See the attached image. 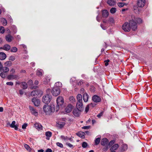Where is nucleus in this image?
<instances>
[{"label":"nucleus","mask_w":152,"mask_h":152,"mask_svg":"<svg viewBox=\"0 0 152 152\" xmlns=\"http://www.w3.org/2000/svg\"><path fill=\"white\" fill-rule=\"evenodd\" d=\"M100 26L101 27V28H102V29H103V30H105L107 28L106 27L104 26H103V25L102 23H101L100 24Z\"/></svg>","instance_id":"bf43d9fd"},{"label":"nucleus","mask_w":152,"mask_h":152,"mask_svg":"<svg viewBox=\"0 0 152 152\" xmlns=\"http://www.w3.org/2000/svg\"><path fill=\"white\" fill-rule=\"evenodd\" d=\"M116 11V9L115 8L112 7L110 10V12L112 14H114L115 13Z\"/></svg>","instance_id":"c9c22d12"},{"label":"nucleus","mask_w":152,"mask_h":152,"mask_svg":"<svg viewBox=\"0 0 152 152\" xmlns=\"http://www.w3.org/2000/svg\"><path fill=\"white\" fill-rule=\"evenodd\" d=\"M109 22L111 23H113L114 22V20L112 18H109Z\"/></svg>","instance_id":"c03bdc74"},{"label":"nucleus","mask_w":152,"mask_h":152,"mask_svg":"<svg viewBox=\"0 0 152 152\" xmlns=\"http://www.w3.org/2000/svg\"><path fill=\"white\" fill-rule=\"evenodd\" d=\"M4 28L2 26H0V32L3 34L4 32Z\"/></svg>","instance_id":"a19ab883"},{"label":"nucleus","mask_w":152,"mask_h":152,"mask_svg":"<svg viewBox=\"0 0 152 152\" xmlns=\"http://www.w3.org/2000/svg\"><path fill=\"white\" fill-rule=\"evenodd\" d=\"M107 3L110 6H113L115 4V2L112 0H108Z\"/></svg>","instance_id":"5701e85b"},{"label":"nucleus","mask_w":152,"mask_h":152,"mask_svg":"<svg viewBox=\"0 0 152 152\" xmlns=\"http://www.w3.org/2000/svg\"><path fill=\"white\" fill-rule=\"evenodd\" d=\"M43 110L47 115H49L55 111V106L53 104L45 105L43 107Z\"/></svg>","instance_id":"f03ea898"},{"label":"nucleus","mask_w":152,"mask_h":152,"mask_svg":"<svg viewBox=\"0 0 152 152\" xmlns=\"http://www.w3.org/2000/svg\"><path fill=\"white\" fill-rule=\"evenodd\" d=\"M6 55L3 52L0 53V60H4L6 58Z\"/></svg>","instance_id":"6ab92c4d"},{"label":"nucleus","mask_w":152,"mask_h":152,"mask_svg":"<svg viewBox=\"0 0 152 152\" xmlns=\"http://www.w3.org/2000/svg\"><path fill=\"white\" fill-rule=\"evenodd\" d=\"M12 65V63L10 61H7L4 63V65L5 66H10Z\"/></svg>","instance_id":"c756f323"},{"label":"nucleus","mask_w":152,"mask_h":152,"mask_svg":"<svg viewBox=\"0 0 152 152\" xmlns=\"http://www.w3.org/2000/svg\"><path fill=\"white\" fill-rule=\"evenodd\" d=\"M96 20L99 22L100 21V17L98 15L96 17Z\"/></svg>","instance_id":"69168bd1"},{"label":"nucleus","mask_w":152,"mask_h":152,"mask_svg":"<svg viewBox=\"0 0 152 152\" xmlns=\"http://www.w3.org/2000/svg\"><path fill=\"white\" fill-rule=\"evenodd\" d=\"M52 133L50 132H47L45 133V135L47 137L46 138V139L49 140L50 137L52 136Z\"/></svg>","instance_id":"393cba45"},{"label":"nucleus","mask_w":152,"mask_h":152,"mask_svg":"<svg viewBox=\"0 0 152 152\" xmlns=\"http://www.w3.org/2000/svg\"><path fill=\"white\" fill-rule=\"evenodd\" d=\"M15 60V57L13 56H11L10 57V60L13 61Z\"/></svg>","instance_id":"6e6d98bb"},{"label":"nucleus","mask_w":152,"mask_h":152,"mask_svg":"<svg viewBox=\"0 0 152 152\" xmlns=\"http://www.w3.org/2000/svg\"><path fill=\"white\" fill-rule=\"evenodd\" d=\"M103 114V112H101L97 115V117H98V118H100L101 116Z\"/></svg>","instance_id":"4d7b16f0"},{"label":"nucleus","mask_w":152,"mask_h":152,"mask_svg":"<svg viewBox=\"0 0 152 152\" xmlns=\"http://www.w3.org/2000/svg\"><path fill=\"white\" fill-rule=\"evenodd\" d=\"M18 76L16 75H9L7 76V78L9 80H12L15 79H17Z\"/></svg>","instance_id":"412c9836"},{"label":"nucleus","mask_w":152,"mask_h":152,"mask_svg":"<svg viewBox=\"0 0 152 152\" xmlns=\"http://www.w3.org/2000/svg\"><path fill=\"white\" fill-rule=\"evenodd\" d=\"M17 51V48L15 47H13L11 49V51L12 52H16Z\"/></svg>","instance_id":"58836bf2"},{"label":"nucleus","mask_w":152,"mask_h":152,"mask_svg":"<svg viewBox=\"0 0 152 152\" xmlns=\"http://www.w3.org/2000/svg\"><path fill=\"white\" fill-rule=\"evenodd\" d=\"M19 93L20 95H23L24 93L23 91L21 90H19Z\"/></svg>","instance_id":"680f3d73"},{"label":"nucleus","mask_w":152,"mask_h":152,"mask_svg":"<svg viewBox=\"0 0 152 152\" xmlns=\"http://www.w3.org/2000/svg\"><path fill=\"white\" fill-rule=\"evenodd\" d=\"M62 83L60 82H57L55 83V87H58L59 88L62 86Z\"/></svg>","instance_id":"e433bc0d"},{"label":"nucleus","mask_w":152,"mask_h":152,"mask_svg":"<svg viewBox=\"0 0 152 152\" xmlns=\"http://www.w3.org/2000/svg\"><path fill=\"white\" fill-rule=\"evenodd\" d=\"M38 83H39L38 81L37 80H35V81L34 83V84L37 85L38 84Z\"/></svg>","instance_id":"338daca9"},{"label":"nucleus","mask_w":152,"mask_h":152,"mask_svg":"<svg viewBox=\"0 0 152 152\" xmlns=\"http://www.w3.org/2000/svg\"><path fill=\"white\" fill-rule=\"evenodd\" d=\"M88 96L86 93H84L83 95V99L85 102H87L88 101Z\"/></svg>","instance_id":"f3484780"},{"label":"nucleus","mask_w":152,"mask_h":152,"mask_svg":"<svg viewBox=\"0 0 152 152\" xmlns=\"http://www.w3.org/2000/svg\"><path fill=\"white\" fill-rule=\"evenodd\" d=\"M76 107L80 111H83V102L77 103Z\"/></svg>","instance_id":"f8f14e48"},{"label":"nucleus","mask_w":152,"mask_h":152,"mask_svg":"<svg viewBox=\"0 0 152 152\" xmlns=\"http://www.w3.org/2000/svg\"><path fill=\"white\" fill-rule=\"evenodd\" d=\"M145 0H138L137 2V4L138 7H142L145 4Z\"/></svg>","instance_id":"0eeeda50"},{"label":"nucleus","mask_w":152,"mask_h":152,"mask_svg":"<svg viewBox=\"0 0 152 152\" xmlns=\"http://www.w3.org/2000/svg\"><path fill=\"white\" fill-rule=\"evenodd\" d=\"M77 103H81L82 102V99H77Z\"/></svg>","instance_id":"e2e57ef3"},{"label":"nucleus","mask_w":152,"mask_h":152,"mask_svg":"<svg viewBox=\"0 0 152 152\" xmlns=\"http://www.w3.org/2000/svg\"><path fill=\"white\" fill-rule=\"evenodd\" d=\"M84 134V133L82 132H79L77 133V135L78 136L83 138L85 137Z\"/></svg>","instance_id":"a878e982"},{"label":"nucleus","mask_w":152,"mask_h":152,"mask_svg":"<svg viewBox=\"0 0 152 152\" xmlns=\"http://www.w3.org/2000/svg\"><path fill=\"white\" fill-rule=\"evenodd\" d=\"M90 106V108H93L95 107L96 104L95 103H91L88 104Z\"/></svg>","instance_id":"37998d69"},{"label":"nucleus","mask_w":152,"mask_h":152,"mask_svg":"<svg viewBox=\"0 0 152 152\" xmlns=\"http://www.w3.org/2000/svg\"><path fill=\"white\" fill-rule=\"evenodd\" d=\"M61 137L62 139L64 140H66L68 139V138L67 137H65L63 135H61Z\"/></svg>","instance_id":"09e8293b"},{"label":"nucleus","mask_w":152,"mask_h":152,"mask_svg":"<svg viewBox=\"0 0 152 152\" xmlns=\"http://www.w3.org/2000/svg\"><path fill=\"white\" fill-rule=\"evenodd\" d=\"M114 143V142L113 141H111L109 143V145H112Z\"/></svg>","instance_id":"774afa93"},{"label":"nucleus","mask_w":152,"mask_h":152,"mask_svg":"<svg viewBox=\"0 0 152 152\" xmlns=\"http://www.w3.org/2000/svg\"><path fill=\"white\" fill-rule=\"evenodd\" d=\"M41 91L40 90H36L32 91L31 93V95L32 96L36 97L38 95L40 94Z\"/></svg>","instance_id":"ddd939ff"},{"label":"nucleus","mask_w":152,"mask_h":152,"mask_svg":"<svg viewBox=\"0 0 152 152\" xmlns=\"http://www.w3.org/2000/svg\"><path fill=\"white\" fill-rule=\"evenodd\" d=\"M56 102L57 105L56 107V110L57 111L59 109V106L62 105L64 104V100L62 96H58Z\"/></svg>","instance_id":"7ed1b4c3"},{"label":"nucleus","mask_w":152,"mask_h":152,"mask_svg":"<svg viewBox=\"0 0 152 152\" xmlns=\"http://www.w3.org/2000/svg\"><path fill=\"white\" fill-rule=\"evenodd\" d=\"M21 84L23 86L22 88L23 89H26L27 88V83L25 82H22L21 83Z\"/></svg>","instance_id":"7c9ffc66"},{"label":"nucleus","mask_w":152,"mask_h":152,"mask_svg":"<svg viewBox=\"0 0 152 152\" xmlns=\"http://www.w3.org/2000/svg\"><path fill=\"white\" fill-rule=\"evenodd\" d=\"M51 92L53 96H56L60 94V88L58 87H55L53 89Z\"/></svg>","instance_id":"39448f33"},{"label":"nucleus","mask_w":152,"mask_h":152,"mask_svg":"<svg viewBox=\"0 0 152 152\" xmlns=\"http://www.w3.org/2000/svg\"><path fill=\"white\" fill-rule=\"evenodd\" d=\"M90 106L89 104H88L86 107L85 111L86 113H87L89 110Z\"/></svg>","instance_id":"49530a36"},{"label":"nucleus","mask_w":152,"mask_h":152,"mask_svg":"<svg viewBox=\"0 0 152 152\" xmlns=\"http://www.w3.org/2000/svg\"><path fill=\"white\" fill-rule=\"evenodd\" d=\"M73 107L72 105L69 104L65 108V111L67 113H69L72 111Z\"/></svg>","instance_id":"9b49d317"},{"label":"nucleus","mask_w":152,"mask_h":152,"mask_svg":"<svg viewBox=\"0 0 152 152\" xmlns=\"http://www.w3.org/2000/svg\"><path fill=\"white\" fill-rule=\"evenodd\" d=\"M56 145L57 146H58V147H59L60 148H62L63 147V145L62 143H59V142H57L56 143Z\"/></svg>","instance_id":"a18cd8bd"},{"label":"nucleus","mask_w":152,"mask_h":152,"mask_svg":"<svg viewBox=\"0 0 152 152\" xmlns=\"http://www.w3.org/2000/svg\"><path fill=\"white\" fill-rule=\"evenodd\" d=\"M1 22L4 26H6L7 25V22L5 18H1Z\"/></svg>","instance_id":"c85d7f7f"},{"label":"nucleus","mask_w":152,"mask_h":152,"mask_svg":"<svg viewBox=\"0 0 152 152\" xmlns=\"http://www.w3.org/2000/svg\"><path fill=\"white\" fill-rule=\"evenodd\" d=\"M90 126H83L82 128L84 129H88L90 128Z\"/></svg>","instance_id":"603ef678"},{"label":"nucleus","mask_w":152,"mask_h":152,"mask_svg":"<svg viewBox=\"0 0 152 152\" xmlns=\"http://www.w3.org/2000/svg\"><path fill=\"white\" fill-rule=\"evenodd\" d=\"M10 48V46L8 45H4L3 49L6 51L9 50Z\"/></svg>","instance_id":"cd10ccee"},{"label":"nucleus","mask_w":152,"mask_h":152,"mask_svg":"<svg viewBox=\"0 0 152 152\" xmlns=\"http://www.w3.org/2000/svg\"><path fill=\"white\" fill-rule=\"evenodd\" d=\"M1 70L3 71V72L7 73L9 71V68L7 67H3L2 66V67L1 68Z\"/></svg>","instance_id":"bb28decb"},{"label":"nucleus","mask_w":152,"mask_h":152,"mask_svg":"<svg viewBox=\"0 0 152 152\" xmlns=\"http://www.w3.org/2000/svg\"><path fill=\"white\" fill-rule=\"evenodd\" d=\"M100 141V138H96L95 140V145H97L99 144Z\"/></svg>","instance_id":"473e14b6"},{"label":"nucleus","mask_w":152,"mask_h":152,"mask_svg":"<svg viewBox=\"0 0 152 152\" xmlns=\"http://www.w3.org/2000/svg\"><path fill=\"white\" fill-rule=\"evenodd\" d=\"M50 91H51V90L49 89H48L46 90V92H47V94H48L50 93Z\"/></svg>","instance_id":"0e129e2a"},{"label":"nucleus","mask_w":152,"mask_h":152,"mask_svg":"<svg viewBox=\"0 0 152 152\" xmlns=\"http://www.w3.org/2000/svg\"><path fill=\"white\" fill-rule=\"evenodd\" d=\"M34 126L35 128L38 130H41L42 129V126L39 123H36Z\"/></svg>","instance_id":"dca6fc26"},{"label":"nucleus","mask_w":152,"mask_h":152,"mask_svg":"<svg viewBox=\"0 0 152 152\" xmlns=\"http://www.w3.org/2000/svg\"><path fill=\"white\" fill-rule=\"evenodd\" d=\"M6 84L8 85H10L12 86L13 85V83L12 82H7L6 83Z\"/></svg>","instance_id":"5fc2aeb1"},{"label":"nucleus","mask_w":152,"mask_h":152,"mask_svg":"<svg viewBox=\"0 0 152 152\" xmlns=\"http://www.w3.org/2000/svg\"><path fill=\"white\" fill-rule=\"evenodd\" d=\"M81 111H80V110H79L77 108L73 110V113L75 116L76 117H78L79 116L80 114V112Z\"/></svg>","instance_id":"4468645a"},{"label":"nucleus","mask_w":152,"mask_h":152,"mask_svg":"<svg viewBox=\"0 0 152 152\" xmlns=\"http://www.w3.org/2000/svg\"><path fill=\"white\" fill-rule=\"evenodd\" d=\"M132 20L130 21V23L131 24L132 30L134 31L137 28L136 23H140L142 22V20L141 18H135L134 16H132Z\"/></svg>","instance_id":"f257e3e1"},{"label":"nucleus","mask_w":152,"mask_h":152,"mask_svg":"<svg viewBox=\"0 0 152 152\" xmlns=\"http://www.w3.org/2000/svg\"><path fill=\"white\" fill-rule=\"evenodd\" d=\"M66 145H67L70 148L72 147L73 146V145H72L71 144L69 143H66Z\"/></svg>","instance_id":"13d9d810"},{"label":"nucleus","mask_w":152,"mask_h":152,"mask_svg":"<svg viewBox=\"0 0 152 152\" xmlns=\"http://www.w3.org/2000/svg\"><path fill=\"white\" fill-rule=\"evenodd\" d=\"M32 102L34 103V105L36 106H39L40 104V100L37 99L35 98H33L32 99Z\"/></svg>","instance_id":"1a4fd4ad"},{"label":"nucleus","mask_w":152,"mask_h":152,"mask_svg":"<svg viewBox=\"0 0 152 152\" xmlns=\"http://www.w3.org/2000/svg\"><path fill=\"white\" fill-rule=\"evenodd\" d=\"M82 99V95L80 94H78L77 96V99Z\"/></svg>","instance_id":"8fccbe9b"},{"label":"nucleus","mask_w":152,"mask_h":152,"mask_svg":"<svg viewBox=\"0 0 152 152\" xmlns=\"http://www.w3.org/2000/svg\"><path fill=\"white\" fill-rule=\"evenodd\" d=\"M88 146V144L86 142H83L82 144V146L83 148H85Z\"/></svg>","instance_id":"79ce46f5"},{"label":"nucleus","mask_w":152,"mask_h":152,"mask_svg":"<svg viewBox=\"0 0 152 152\" xmlns=\"http://www.w3.org/2000/svg\"><path fill=\"white\" fill-rule=\"evenodd\" d=\"M28 85H30V86H32L33 85V81L32 80H30L28 82Z\"/></svg>","instance_id":"3c124183"},{"label":"nucleus","mask_w":152,"mask_h":152,"mask_svg":"<svg viewBox=\"0 0 152 152\" xmlns=\"http://www.w3.org/2000/svg\"><path fill=\"white\" fill-rule=\"evenodd\" d=\"M65 125V123L64 122H59L58 124V126L60 128H61L63 127Z\"/></svg>","instance_id":"f704fd0d"},{"label":"nucleus","mask_w":152,"mask_h":152,"mask_svg":"<svg viewBox=\"0 0 152 152\" xmlns=\"http://www.w3.org/2000/svg\"><path fill=\"white\" fill-rule=\"evenodd\" d=\"M125 5V4L121 2H119L118 3V6L120 7H122Z\"/></svg>","instance_id":"de8ad7c7"},{"label":"nucleus","mask_w":152,"mask_h":152,"mask_svg":"<svg viewBox=\"0 0 152 152\" xmlns=\"http://www.w3.org/2000/svg\"><path fill=\"white\" fill-rule=\"evenodd\" d=\"M109 15L108 12L107 10H103L102 13V17H103L106 18Z\"/></svg>","instance_id":"4be33fe9"},{"label":"nucleus","mask_w":152,"mask_h":152,"mask_svg":"<svg viewBox=\"0 0 152 152\" xmlns=\"http://www.w3.org/2000/svg\"><path fill=\"white\" fill-rule=\"evenodd\" d=\"M108 140L107 138H104L101 140V144L102 145L105 146L108 144Z\"/></svg>","instance_id":"2eb2a0df"},{"label":"nucleus","mask_w":152,"mask_h":152,"mask_svg":"<svg viewBox=\"0 0 152 152\" xmlns=\"http://www.w3.org/2000/svg\"><path fill=\"white\" fill-rule=\"evenodd\" d=\"M16 122L15 121H13L10 125V127L14 128L15 129L17 130L18 129V126L15 125Z\"/></svg>","instance_id":"a211bd4d"},{"label":"nucleus","mask_w":152,"mask_h":152,"mask_svg":"<svg viewBox=\"0 0 152 152\" xmlns=\"http://www.w3.org/2000/svg\"><path fill=\"white\" fill-rule=\"evenodd\" d=\"M51 98V96L49 94H47L43 97L42 101L45 104H48L50 102Z\"/></svg>","instance_id":"20e7f679"},{"label":"nucleus","mask_w":152,"mask_h":152,"mask_svg":"<svg viewBox=\"0 0 152 152\" xmlns=\"http://www.w3.org/2000/svg\"><path fill=\"white\" fill-rule=\"evenodd\" d=\"M43 71L42 69L38 70L37 71V75L39 76H41L42 75Z\"/></svg>","instance_id":"2f4dec72"},{"label":"nucleus","mask_w":152,"mask_h":152,"mask_svg":"<svg viewBox=\"0 0 152 152\" xmlns=\"http://www.w3.org/2000/svg\"><path fill=\"white\" fill-rule=\"evenodd\" d=\"M27 126V124L26 123H25L22 126V128L23 129H26Z\"/></svg>","instance_id":"864d4df0"},{"label":"nucleus","mask_w":152,"mask_h":152,"mask_svg":"<svg viewBox=\"0 0 152 152\" xmlns=\"http://www.w3.org/2000/svg\"><path fill=\"white\" fill-rule=\"evenodd\" d=\"M119 145L117 144H116L113 145L110 148V151H115L117 150L119 147Z\"/></svg>","instance_id":"aec40b11"},{"label":"nucleus","mask_w":152,"mask_h":152,"mask_svg":"<svg viewBox=\"0 0 152 152\" xmlns=\"http://www.w3.org/2000/svg\"><path fill=\"white\" fill-rule=\"evenodd\" d=\"M24 146L25 148L28 151H30L31 150V148L28 145L26 144H25L24 145Z\"/></svg>","instance_id":"ea45409f"},{"label":"nucleus","mask_w":152,"mask_h":152,"mask_svg":"<svg viewBox=\"0 0 152 152\" xmlns=\"http://www.w3.org/2000/svg\"><path fill=\"white\" fill-rule=\"evenodd\" d=\"M92 100L94 102L97 103L100 102L101 101V98L98 96L94 95L92 97Z\"/></svg>","instance_id":"6e6552de"},{"label":"nucleus","mask_w":152,"mask_h":152,"mask_svg":"<svg viewBox=\"0 0 152 152\" xmlns=\"http://www.w3.org/2000/svg\"><path fill=\"white\" fill-rule=\"evenodd\" d=\"M45 152H52V150L48 148Z\"/></svg>","instance_id":"052dcab7"},{"label":"nucleus","mask_w":152,"mask_h":152,"mask_svg":"<svg viewBox=\"0 0 152 152\" xmlns=\"http://www.w3.org/2000/svg\"><path fill=\"white\" fill-rule=\"evenodd\" d=\"M7 75V73L4 72H2L0 74V76L1 77L3 78H5L6 76Z\"/></svg>","instance_id":"72a5a7b5"},{"label":"nucleus","mask_w":152,"mask_h":152,"mask_svg":"<svg viewBox=\"0 0 152 152\" xmlns=\"http://www.w3.org/2000/svg\"><path fill=\"white\" fill-rule=\"evenodd\" d=\"M29 108L30 110L31 113L33 115H34L35 116H37L38 115V113L37 111L35 109L32 107L29 106Z\"/></svg>","instance_id":"9d476101"},{"label":"nucleus","mask_w":152,"mask_h":152,"mask_svg":"<svg viewBox=\"0 0 152 152\" xmlns=\"http://www.w3.org/2000/svg\"><path fill=\"white\" fill-rule=\"evenodd\" d=\"M130 23H129L127 22H126L124 23L122 26L123 29L125 31H129L131 29Z\"/></svg>","instance_id":"423d86ee"},{"label":"nucleus","mask_w":152,"mask_h":152,"mask_svg":"<svg viewBox=\"0 0 152 152\" xmlns=\"http://www.w3.org/2000/svg\"><path fill=\"white\" fill-rule=\"evenodd\" d=\"M12 37L10 35L8 34L6 36V39L7 41L10 42L12 41Z\"/></svg>","instance_id":"b1692460"},{"label":"nucleus","mask_w":152,"mask_h":152,"mask_svg":"<svg viewBox=\"0 0 152 152\" xmlns=\"http://www.w3.org/2000/svg\"><path fill=\"white\" fill-rule=\"evenodd\" d=\"M69 100L72 103H74L75 102V99L73 96H70L69 98Z\"/></svg>","instance_id":"4c0bfd02"}]
</instances>
